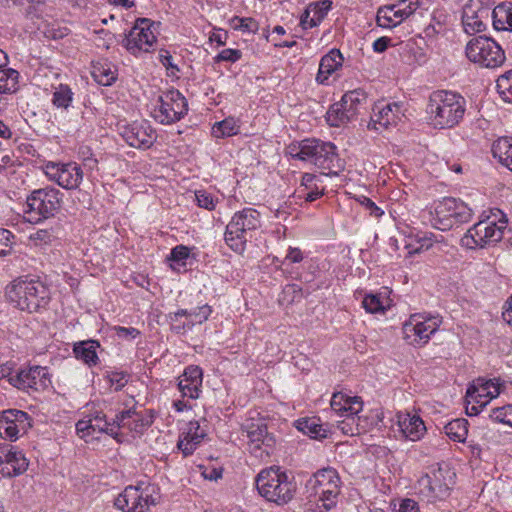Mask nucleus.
<instances>
[{"label":"nucleus","mask_w":512,"mask_h":512,"mask_svg":"<svg viewBox=\"0 0 512 512\" xmlns=\"http://www.w3.org/2000/svg\"><path fill=\"white\" fill-rule=\"evenodd\" d=\"M292 156L309 161L318 168L327 171L325 175H338L343 165L336 153V146L331 142L317 139H305L291 148Z\"/></svg>","instance_id":"obj_3"},{"label":"nucleus","mask_w":512,"mask_h":512,"mask_svg":"<svg viewBox=\"0 0 512 512\" xmlns=\"http://www.w3.org/2000/svg\"><path fill=\"white\" fill-rule=\"evenodd\" d=\"M107 380L115 391L121 390L128 382L127 374L124 372H111L107 375Z\"/></svg>","instance_id":"obj_51"},{"label":"nucleus","mask_w":512,"mask_h":512,"mask_svg":"<svg viewBox=\"0 0 512 512\" xmlns=\"http://www.w3.org/2000/svg\"><path fill=\"white\" fill-rule=\"evenodd\" d=\"M355 422H352V420L348 419L346 417L344 420L340 421L338 424V428L344 433L348 435H354L359 433L358 426H354Z\"/></svg>","instance_id":"obj_57"},{"label":"nucleus","mask_w":512,"mask_h":512,"mask_svg":"<svg viewBox=\"0 0 512 512\" xmlns=\"http://www.w3.org/2000/svg\"><path fill=\"white\" fill-rule=\"evenodd\" d=\"M203 373L198 366H188L179 377L178 387L184 397L197 399L201 392Z\"/></svg>","instance_id":"obj_27"},{"label":"nucleus","mask_w":512,"mask_h":512,"mask_svg":"<svg viewBox=\"0 0 512 512\" xmlns=\"http://www.w3.org/2000/svg\"><path fill=\"white\" fill-rule=\"evenodd\" d=\"M360 203L370 212V214L374 217H380L383 214V210H381L371 199L367 197H362Z\"/></svg>","instance_id":"obj_58"},{"label":"nucleus","mask_w":512,"mask_h":512,"mask_svg":"<svg viewBox=\"0 0 512 512\" xmlns=\"http://www.w3.org/2000/svg\"><path fill=\"white\" fill-rule=\"evenodd\" d=\"M9 383L21 390L41 391L51 384V380L46 367L32 366L12 375Z\"/></svg>","instance_id":"obj_17"},{"label":"nucleus","mask_w":512,"mask_h":512,"mask_svg":"<svg viewBox=\"0 0 512 512\" xmlns=\"http://www.w3.org/2000/svg\"><path fill=\"white\" fill-rule=\"evenodd\" d=\"M73 100V92L68 85L60 84L55 88L52 103L58 108L67 109Z\"/></svg>","instance_id":"obj_42"},{"label":"nucleus","mask_w":512,"mask_h":512,"mask_svg":"<svg viewBox=\"0 0 512 512\" xmlns=\"http://www.w3.org/2000/svg\"><path fill=\"white\" fill-rule=\"evenodd\" d=\"M114 331L119 338L133 339L140 334L139 330L134 327L115 326Z\"/></svg>","instance_id":"obj_56"},{"label":"nucleus","mask_w":512,"mask_h":512,"mask_svg":"<svg viewBox=\"0 0 512 512\" xmlns=\"http://www.w3.org/2000/svg\"><path fill=\"white\" fill-rule=\"evenodd\" d=\"M500 388L493 380H486L478 378L474 380L466 391V401L478 404L479 407L484 408L492 399L498 397Z\"/></svg>","instance_id":"obj_25"},{"label":"nucleus","mask_w":512,"mask_h":512,"mask_svg":"<svg viewBox=\"0 0 512 512\" xmlns=\"http://www.w3.org/2000/svg\"><path fill=\"white\" fill-rule=\"evenodd\" d=\"M211 314V309L208 305H203L191 310L179 309L174 313V316H170L173 321H177L179 317H186L187 324L189 327L195 324H201L206 321Z\"/></svg>","instance_id":"obj_35"},{"label":"nucleus","mask_w":512,"mask_h":512,"mask_svg":"<svg viewBox=\"0 0 512 512\" xmlns=\"http://www.w3.org/2000/svg\"><path fill=\"white\" fill-rule=\"evenodd\" d=\"M241 58V51L237 49H224L222 50L216 57L218 62L220 61H230L236 62Z\"/></svg>","instance_id":"obj_55"},{"label":"nucleus","mask_w":512,"mask_h":512,"mask_svg":"<svg viewBox=\"0 0 512 512\" xmlns=\"http://www.w3.org/2000/svg\"><path fill=\"white\" fill-rule=\"evenodd\" d=\"M445 434L453 441L464 442L468 434V421L457 418L444 426Z\"/></svg>","instance_id":"obj_38"},{"label":"nucleus","mask_w":512,"mask_h":512,"mask_svg":"<svg viewBox=\"0 0 512 512\" xmlns=\"http://www.w3.org/2000/svg\"><path fill=\"white\" fill-rule=\"evenodd\" d=\"M242 432L248 438V449L255 458L266 461L275 451L276 439L268 431L267 424L262 418H250L242 424Z\"/></svg>","instance_id":"obj_9"},{"label":"nucleus","mask_w":512,"mask_h":512,"mask_svg":"<svg viewBox=\"0 0 512 512\" xmlns=\"http://www.w3.org/2000/svg\"><path fill=\"white\" fill-rule=\"evenodd\" d=\"M331 408L340 416L348 417L352 422H356L355 416L362 411L363 402L360 397H351L342 392H337L332 395Z\"/></svg>","instance_id":"obj_28"},{"label":"nucleus","mask_w":512,"mask_h":512,"mask_svg":"<svg viewBox=\"0 0 512 512\" xmlns=\"http://www.w3.org/2000/svg\"><path fill=\"white\" fill-rule=\"evenodd\" d=\"M158 502V493L154 485L141 482L127 486L115 499L114 505L123 512H146Z\"/></svg>","instance_id":"obj_10"},{"label":"nucleus","mask_w":512,"mask_h":512,"mask_svg":"<svg viewBox=\"0 0 512 512\" xmlns=\"http://www.w3.org/2000/svg\"><path fill=\"white\" fill-rule=\"evenodd\" d=\"M465 111V99L460 94L446 90L432 92L426 108L430 123L438 129L457 126Z\"/></svg>","instance_id":"obj_1"},{"label":"nucleus","mask_w":512,"mask_h":512,"mask_svg":"<svg viewBox=\"0 0 512 512\" xmlns=\"http://www.w3.org/2000/svg\"><path fill=\"white\" fill-rule=\"evenodd\" d=\"M489 417L495 422L512 427V405L492 409Z\"/></svg>","instance_id":"obj_47"},{"label":"nucleus","mask_w":512,"mask_h":512,"mask_svg":"<svg viewBox=\"0 0 512 512\" xmlns=\"http://www.w3.org/2000/svg\"><path fill=\"white\" fill-rule=\"evenodd\" d=\"M229 24L232 29L241 31L242 33L255 34L259 29L258 22L251 17L234 16L230 19Z\"/></svg>","instance_id":"obj_43"},{"label":"nucleus","mask_w":512,"mask_h":512,"mask_svg":"<svg viewBox=\"0 0 512 512\" xmlns=\"http://www.w3.org/2000/svg\"><path fill=\"white\" fill-rule=\"evenodd\" d=\"M239 129L238 120L233 117H228L213 125L212 135L216 138L229 137L238 134Z\"/></svg>","instance_id":"obj_39"},{"label":"nucleus","mask_w":512,"mask_h":512,"mask_svg":"<svg viewBox=\"0 0 512 512\" xmlns=\"http://www.w3.org/2000/svg\"><path fill=\"white\" fill-rule=\"evenodd\" d=\"M343 56L338 49H332L329 53L321 58L316 81L324 84L329 76L342 67Z\"/></svg>","instance_id":"obj_30"},{"label":"nucleus","mask_w":512,"mask_h":512,"mask_svg":"<svg viewBox=\"0 0 512 512\" xmlns=\"http://www.w3.org/2000/svg\"><path fill=\"white\" fill-rule=\"evenodd\" d=\"M433 245V240L431 237H424L419 241V246L409 251V254L420 253L422 251L428 250Z\"/></svg>","instance_id":"obj_62"},{"label":"nucleus","mask_w":512,"mask_h":512,"mask_svg":"<svg viewBox=\"0 0 512 512\" xmlns=\"http://www.w3.org/2000/svg\"><path fill=\"white\" fill-rule=\"evenodd\" d=\"M389 42H390V39L387 37L378 38L373 43L374 51L378 52V53L384 52L387 49Z\"/></svg>","instance_id":"obj_64"},{"label":"nucleus","mask_w":512,"mask_h":512,"mask_svg":"<svg viewBox=\"0 0 512 512\" xmlns=\"http://www.w3.org/2000/svg\"><path fill=\"white\" fill-rule=\"evenodd\" d=\"M61 193L55 188H42L34 190L27 197L28 221L39 222L50 218L61 208Z\"/></svg>","instance_id":"obj_13"},{"label":"nucleus","mask_w":512,"mask_h":512,"mask_svg":"<svg viewBox=\"0 0 512 512\" xmlns=\"http://www.w3.org/2000/svg\"><path fill=\"white\" fill-rule=\"evenodd\" d=\"M397 512H419L417 503L412 499L402 500Z\"/></svg>","instance_id":"obj_61"},{"label":"nucleus","mask_w":512,"mask_h":512,"mask_svg":"<svg viewBox=\"0 0 512 512\" xmlns=\"http://www.w3.org/2000/svg\"><path fill=\"white\" fill-rule=\"evenodd\" d=\"M404 116L402 105L397 102H378L374 105L369 128L375 130L387 129L396 125Z\"/></svg>","instance_id":"obj_22"},{"label":"nucleus","mask_w":512,"mask_h":512,"mask_svg":"<svg viewBox=\"0 0 512 512\" xmlns=\"http://www.w3.org/2000/svg\"><path fill=\"white\" fill-rule=\"evenodd\" d=\"M442 320L439 316H428L420 313L412 314L403 324L404 339L411 345H425L431 335L440 327Z\"/></svg>","instance_id":"obj_15"},{"label":"nucleus","mask_w":512,"mask_h":512,"mask_svg":"<svg viewBox=\"0 0 512 512\" xmlns=\"http://www.w3.org/2000/svg\"><path fill=\"white\" fill-rule=\"evenodd\" d=\"M418 5V0H402L397 4L381 7L377 11V24L384 28L395 27L412 15Z\"/></svg>","instance_id":"obj_19"},{"label":"nucleus","mask_w":512,"mask_h":512,"mask_svg":"<svg viewBox=\"0 0 512 512\" xmlns=\"http://www.w3.org/2000/svg\"><path fill=\"white\" fill-rule=\"evenodd\" d=\"M187 111L186 98L178 90H168L159 96L151 116L160 124L169 125L180 121Z\"/></svg>","instance_id":"obj_14"},{"label":"nucleus","mask_w":512,"mask_h":512,"mask_svg":"<svg viewBox=\"0 0 512 512\" xmlns=\"http://www.w3.org/2000/svg\"><path fill=\"white\" fill-rule=\"evenodd\" d=\"M57 238L55 231L50 229H39L30 235V240L36 246L47 245L52 243Z\"/></svg>","instance_id":"obj_48"},{"label":"nucleus","mask_w":512,"mask_h":512,"mask_svg":"<svg viewBox=\"0 0 512 512\" xmlns=\"http://www.w3.org/2000/svg\"><path fill=\"white\" fill-rule=\"evenodd\" d=\"M8 300L23 311L34 312L47 304L49 291L38 279L20 277L15 279L6 289Z\"/></svg>","instance_id":"obj_4"},{"label":"nucleus","mask_w":512,"mask_h":512,"mask_svg":"<svg viewBox=\"0 0 512 512\" xmlns=\"http://www.w3.org/2000/svg\"><path fill=\"white\" fill-rule=\"evenodd\" d=\"M152 23L147 18L137 19L135 25L129 31L125 39L126 48L133 54L148 52L156 41V36L151 30Z\"/></svg>","instance_id":"obj_20"},{"label":"nucleus","mask_w":512,"mask_h":512,"mask_svg":"<svg viewBox=\"0 0 512 512\" xmlns=\"http://www.w3.org/2000/svg\"><path fill=\"white\" fill-rule=\"evenodd\" d=\"M455 473L448 467L438 466L421 476L416 485V493L427 502L443 500L449 496L454 484Z\"/></svg>","instance_id":"obj_7"},{"label":"nucleus","mask_w":512,"mask_h":512,"mask_svg":"<svg viewBox=\"0 0 512 512\" xmlns=\"http://www.w3.org/2000/svg\"><path fill=\"white\" fill-rule=\"evenodd\" d=\"M31 427L30 416L17 409H8L0 413V436L15 441Z\"/></svg>","instance_id":"obj_18"},{"label":"nucleus","mask_w":512,"mask_h":512,"mask_svg":"<svg viewBox=\"0 0 512 512\" xmlns=\"http://www.w3.org/2000/svg\"><path fill=\"white\" fill-rule=\"evenodd\" d=\"M206 435V430L198 421H190L181 432L177 447L184 456H189L193 454Z\"/></svg>","instance_id":"obj_26"},{"label":"nucleus","mask_w":512,"mask_h":512,"mask_svg":"<svg viewBox=\"0 0 512 512\" xmlns=\"http://www.w3.org/2000/svg\"><path fill=\"white\" fill-rule=\"evenodd\" d=\"M13 234L7 230L0 228V256H6L11 253Z\"/></svg>","instance_id":"obj_50"},{"label":"nucleus","mask_w":512,"mask_h":512,"mask_svg":"<svg viewBox=\"0 0 512 512\" xmlns=\"http://www.w3.org/2000/svg\"><path fill=\"white\" fill-rule=\"evenodd\" d=\"M397 417L400 431L406 439L418 441L423 437L426 427L418 415L400 413Z\"/></svg>","instance_id":"obj_29"},{"label":"nucleus","mask_w":512,"mask_h":512,"mask_svg":"<svg viewBox=\"0 0 512 512\" xmlns=\"http://www.w3.org/2000/svg\"><path fill=\"white\" fill-rule=\"evenodd\" d=\"M492 20L493 26L496 30H512V5H497L492 11Z\"/></svg>","instance_id":"obj_36"},{"label":"nucleus","mask_w":512,"mask_h":512,"mask_svg":"<svg viewBox=\"0 0 512 512\" xmlns=\"http://www.w3.org/2000/svg\"><path fill=\"white\" fill-rule=\"evenodd\" d=\"M366 99L363 92L359 90H353L349 91L344 94V104L348 102V104L354 107V109L357 111L358 105L361 104L362 101Z\"/></svg>","instance_id":"obj_53"},{"label":"nucleus","mask_w":512,"mask_h":512,"mask_svg":"<svg viewBox=\"0 0 512 512\" xmlns=\"http://www.w3.org/2000/svg\"><path fill=\"white\" fill-rule=\"evenodd\" d=\"M116 429L128 428L131 431L141 433L145 423L144 420L134 410H124L115 417Z\"/></svg>","instance_id":"obj_34"},{"label":"nucleus","mask_w":512,"mask_h":512,"mask_svg":"<svg viewBox=\"0 0 512 512\" xmlns=\"http://www.w3.org/2000/svg\"><path fill=\"white\" fill-rule=\"evenodd\" d=\"M27 468L28 460L22 451L9 444L0 446V474L15 477L23 474Z\"/></svg>","instance_id":"obj_23"},{"label":"nucleus","mask_w":512,"mask_h":512,"mask_svg":"<svg viewBox=\"0 0 512 512\" xmlns=\"http://www.w3.org/2000/svg\"><path fill=\"white\" fill-rule=\"evenodd\" d=\"M303 260V253L299 248L290 247L285 257V261L289 263H299Z\"/></svg>","instance_id":"obj_60"},{"label":"nucleus","mask_w":512,"mask_h":512,"mask_svg":"<svg viewBox=\"0 0 512 512\" xmlns=\"http://www.w3.org/2000/svg\"><path fill=\"white\" fill-rule=\"evenodd\" d=\"M310 496L321 503L325 511L332 509L336 503L341 489L338 472L333 468H324L315 472L306 484Z\"/></svg>","instance_id":"obj_6"},{"label":"nucleus","mask_w":512,"mask_h":512,"mask_svg":"<svg viewBox=\"0 0 512 512\" xmlns=\"http://www.w3.org/2000/svg\"><path fill=\"white\" fill-rule=\"evenodd\" d=\"M47 177L65 189H76L82 182L83 170L75 162H49L45 167Z\"/></svg>","instance_id":"obj_16"},{"label":"nucleus","mask_w":512,"mask_h":512,"mask_svg":"<svg viewBox=\"0 0 512 512\" xmlns=\"http://www.w3.org/2000/svg\"><path fill=\"white\" fill-rule=\"evenodd\" d=\"M506 228V220H499V222L489 219L480 221L468 229L461 239V244L469 249L493 246L502 240Z\"/></svg>","instance_id":"obj_12"},{"label":"nucleus","mask_w":512,"mask_h":512,"mask_svg":"<svg viewBox=\"0 0 512 512\" xmlns=\"http://www.w3.org/2000/svg\"><path fill=\"white\" fill-rule=\"evenodd\" d=\"M76 431L83 439L93 436L96 433H106L113 438H117L118 436L115 419L112 423L108 422L106 415L101 411H96L79 420L76 423Z\"/></svg>","instance_id":"obj_21"},{"label":"nucleus","mask_w":512,"mask_h":512,"mask_svg":"<svg viewBox=\"0 0 512 512\" xmlns=\"http://www.w3.org/2000/svg\"><path fill=\"white\" fill-rule=\"evenodd\" d=\"M297 429L313 439H323L328 436L329 430L324 427L318 418H304L297 421Z\"/></svg>","instance_id":"obj_33"},{"label":"nucleus","mask_w":512,"mask_h":512,"mask_svg":"<svg viewBox=\"0 0 512 512\" xmlns=\"http://www.w3.org/2000/svg\"><path fill=\"white\" fill-rule=\"evenodd\" d=\"M91 74L94 80L103 86L111 85L116 79L115 72L107 63H97L93 65Z\"/></svg>","instance_id":"obj_41"},{"label":"nucleus","mask_w":512,"mask_h":512,"mask_svg":"<svg viewBox=\"0 0 512 512\" xmlns=\"http://www.w3.org/2000/svg\"><path fill=\"white\" fill-rule=\"evenodd\" d=\"M465 54L469 61L489 69L500 67L506 59L500 45L486 36L472 38L466 45Z\"/></svg>","instance_id":"obj_11"},{"label":"nucleus","mask_w":512,"mask_h":512,"mask_svg":"<svg viewBox=\"0 0 512 512\" xmlns=\"http://www.w3.org/2000/svg\"><path fill=\"white\" fill-rule=\"evenodd\" d=\"M189 256V249L186 246L178 245L171 251V259L173 261H183Z\"/></svg>","instance_id":"obj_59"},{"label":"nucleus","mask_w":512,"mask_h":512,"mask_svg":"<svg viewBox=\"0 0 512 512\" xmlns=\"http://www.w3.org/2000/svg\"><path fill=\"white\" fill-rule=\"evenodd\" d=\"M99 347V343L93 340L82 341L75 343L73 351L77 359H81L83 362L91 365H96L98 356L96 349Z\"/></svg>","instance_id":"obj_37"},{"label":"nucleus","mask_w":512,"mask_h":512,"mask_svg":"<svg viewBox=\"0 0 512 512\" xmlns=\"http://www.w3.org/2000/svg\"><path fill=\"white\" fill-rule=\"evenodd\" d=\"M18 71L0 68V93H14L18 89Z\"/></svg>","instance_id":"obj_40"},{"label":"nucleus","mask_w":512,"mask_h":512,"mask_svg":"<svg viewBox=\"0 0 512 512\" xmlns=\"http://www.w3.org/2000/svg\"><path fill=\"white\" fill-rule=\"evenodd\" d=\"M350 116L341 108V105L334 103L326 113V121L330 126L339 127L348 123Z\"/></svg>","instance_id":"obj_44"},{"label":"nucleus","mask_w":512,"mask_h":512,"mask_svg":"<svg viewBox=\"0 0 512 512\" xmlns=\"http://www.w3.org/2000/svg\"><path fill=\"white\" fill-rule=\"evenodd\" d=\"M489 17V10L481 7L474 10L471 6H466L463 10L462 21L467 32L479 33L485 30V19Z\"/></svg>","instance_id":"obj_31"},{"label":"nucleus","mask_w":512,"mask_h":512,"mask_svg":"<svg viewBox=\"0 0 512 512\" xmlns=\"http://www.w3.org/2000/svg\"><path fill=\"white\" fill-rule=\"evenodd\" d=\"M492 153L499 162L512 171V137H501L492 145Z\"/></svg>","instance_id":"obj_32"},{"label":"nucleus","mask_w":512,"mask_h":512,"mask_svg":"<svg viewBox=\"0 0 512 512\" xmlns=\"http://www.w3.org/2000/svg\"><path fill=\"white\" fill-rule=\"evenodd\" d=\"M256 487L262 497L277 505L290 502L297 490L292 474L277 466L262 470L256 477Z\"/></svg>","instance_id":"obj_2"},{"label":"nucleus","mask_w":512,"mask_h":512,"mask_svg":"<svg viewBox=\"0 0 512 512\" xmlns=\"http://www.w3.org/2000/svg\"><path fill=\"white\" fill-rule=\"evenodd\" d=\"M332 7L331 0H321L308 8L312 14V25H319Z\"/></svg>","instance_id":"obj_46"},{"label":"nucleus","mask_w":512,"mask_h":512,"mask_svg":"<svg viewBox=\"0 0 512 512\" xmlns=\"http://www.w3.org/2000/svg\"><path fill=\"white\" fill-rule=\"evenodd\" d=\"M122 136L129 146L138 149H148L156 140L155 130L147 121H135L127 125Z\"/></svg>","instance_id":"obj_24"},{"label":"nucleus","mask_w":512,"mask_h":512,"mask_svg":"<svg viewBox=\"0 0 512 512\" xmlns=\"http://www.w3.org/2000/svg\"><path fill=\"white\" fill-rule=\"evenodd\" d=\"M431 225L441 231L451 229L455 225L466 223L471 219V209L461 200L445 197L437 201L430 212Z\"/></svg>","instance_id":"obj_8"},{"label":"nucleus","mask_w":512,"mask_h":512,"mask_svg":"<svg viewBox=\"0 0 512 512\" xmlns=\"http://www.w3.org/2000/svg\"><path fill=\"white\" fill-rule=\"evenodd\" d=\"M497 91L505 102L512 103V70L506 71L497 79Z\"/></svg>","instance_id":"obj_45"},{"label":"nucleus","mask_w":512,"mask_h":512,"mask_svg":"<svg viewBox=\"0 0 512 512\" xmlns=\"http://www.w3.org/2000/svg\"><path fill=\"white\" fill-rule=\"evenodd\" d=\"M363 307L369 313L383 312L385 307L381 302L380 298L376 295H367L363 299Z\"/></svg>","instance_id":"obj_49"},{"label":"nucleus","mask_w":512,"mask_h":512,"mask_svg":"<svg viewBox=\"0 0 512 512\" xmlns=\"http://www.w3.org/2000/svg\"><path fill=\"white\" fill-rule=\"evenodd\" d=\"M315 181H320V177H318V175L305 173L302 176L301 186H304L307 190L312 189Z\"/></svg>","instance_id":"obj_63"},{"label":"nucleus","mask_w":512,"mask_h":512,"mask_svg":"<svg viewBox=\"0 0 512 512\" xmlns=\"http://www.w3.org/2000/svg\"><path fill=\"white\" fill-rule=\"evenodd\" d=\"M80 153L82 155L83 167L90 173H92L93 171H97L98 170V160L93 155L87 156L89 154V149L88 148L82 149Z\"/></svg>","instance_id":"obj_54"},{"label":"nucleus","mask_w":512,"mask_h":512,"mask_svg":"<svg viewBox=\"0 0 512 512\" xmlns=\"http://www.w3.org/2000/svg\"><path fill=\"white\" fill-rule=\"evenodd\" d=\"M195 199L197 204L201 208H205L207 210H212L215 208V202L213 197L204 190H199L195 192Z\"/></svg>","instance_id":"obj_52"},{"label":"nucleus","mask_w":512,"mask_h":512,"mask_svg":"<svg viewBox=\"0 0 512 512\" xmlns=\"http://www.w3.org/2000/svg\"><path fill=\"white\" fill-rule=\"evenodd\" d=\"M260 226V213L253 208H244L235 213L226 226L225 241L233 251L242 253L248 237Z\"/></svg>","instance_id":"obj_5"}]
</instances>
